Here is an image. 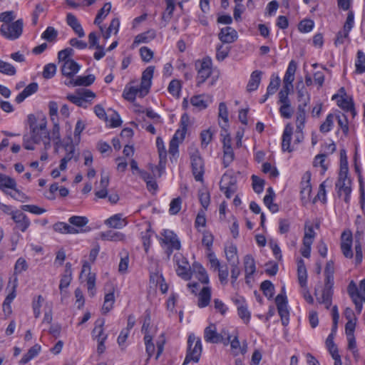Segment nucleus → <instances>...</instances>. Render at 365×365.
I'll return each mask as SVG.
<instances>
[{"instance_id":"f257e3e1","label":"nucleus","mask_w":365,"mask_h":365,"mask_svg":"<svg viewBox=\"0 0 365 365\" xmlns=\"http://www.w3.org/2000/svg\"><path fill=\"white\" fill-rule=\"evenodd\" d=\"M28 123L33 142L37 144L43 143L45 149H48L51 147V138L46 129L47 122L46 118H43L38 122L34 114H29L28 115Z\"/></svg>"},{"instance_id":"f03ea898","label":"nucleus","mask_w":365,"mask_h":365,"mask_svg":"<svg viewBox=\"0 0 365 365\" xmlns=\"http://www.w3.org/2000/svg\"><path fill=\"white\" fill-rule=\"evenodd\" d=\"M202 353V344L200 338H197L193 334H190L187 339V350L182 365H187L191 361L197 363L199 361Z\"/></svg>"},{"instance_id":"7ed1b4c3","label":"nucleus","mask_w":365,"mask_h":365,"mask_svg":"<svg viewBox=\"0 0 365 365\" xmlns=\"http://www.w3.org/2000/svg\"><path fill=\"white\" fill-rule=\"evenodd\" d=\"M192 172L196 181L202 182L205 173L204 161L199 150L195 148H189Z\"/></svg>"},{"instance_id":"20e7f679","label":"nucleus","mask_w":365,"mask_h":365,"mask_svg":"<svg viewBox=\"0 0 365 365\" xmlns=\"http://www.w3.org/2000/svg\"><path fill=\"white\" fill-rule=\"evenodd\" d=\"M23 27V20L20 19L11 24H3L0 27V34L5 38L14 41L21 36Z\"/></svg>"},{"instance_id":"39448f33","label":"nucleus","mask_w":365,"mask_h":365,"mask_svg":"<svg viewBox=\"0 0 365 365\" xmlns=\"http://www.w3.org/2000/svg\"><path fill=\"white\" fill-rule=\"evenodd\" d=\"M96 97V94L89 89H78L75 94H69L66 98L79 107L87 108L88 104Z\"/></svg>"},{"instance_id":"423d86ee","label":"nucleus","mask_w":365,"mask_h":365,"mask_svg":"<svg viewBox=\"0 0 365 365\" xmlns=\"http://www.w3.org/2000/svg\"><path fill=\"white\" fill-rule=\"evenodd\" d=\"M189 121V117L187 114L184 113L181 116L180 126L181 129L176 131L169 144V153L172 155H175L178 152L179 140L178 135L180 136L181 140H183L187 131V127Z\"/></svg>"},{"instance_id":"0eeeda50","label":"nucleus","mask_w":365,"mask_h":365,"mask_svg":"<svg viewBox=\"0 0 365 365\" xmlns=\"http://www.w3.org/2000/svg\"><path fill=\"white\" fill-rule=\"evenodd\" d=\"M220 189L227 198H230L237 190L236 177L228 173H225L220 182Z\"/></svg>"},{"instance_id":"6e6552de","label":"nucleus","mask_w":365,"mask_h":365,"mask_svg":"<svg viewBox=\"0 0 365 365\" xmlns=\"http://www.w3.org/2000/svg\"><path fill=\"white\" fill-rule=\"evenodd\" d=\"M161 235L163 236V243L168 246L165 253L170 257L174 250H179L180 249V241L177 235L172 230H165Z\"/></svg>"},{"instance_id":"1a4fd4ad","label":"nucleus","mask_w":365,"mask_h":365,"mask_svg":"<svg viewBox=\"0 0 365 365\" xmlns=\"http://www.w3.org/2000/svg\"><path fill=\"white\" fill-rule=\"evenodd\" d=\"M211 61L210 59H203L202 61L195 63V68L197 70V86H200L211 75Z\"/></svg>"},{"instance_id":"9d476101","label":"nucleus","mask_w":365,"mask_h":365,"mask_svg":"<svg viewBox=\"0 0 365 365\" xmlns=\"http://www.w3.org/2000/svg\"><path fill=\"white\" fill-rule=\"evenodd\" d=\"M155 67L153 66H148L142 73L141 83L140 85V96L142 97L148 94L149 88L151 86V81L153 77Z\"/></svg>"},{"instance_id":"9b49d317","label":"nucleus","mask_w":365,"mask_h":365,"mask_svg":"<svg viewBox=\"0 0 365 365\" xmlns=\"http://www.w3.org/2000/svg\"><path fill=\"white\" fill-rule=\"evenodd\" d=\"M341 249L343 255L346 258H351L353 252L351 250L352 234L350 231H344L341 236Z\"/></svg>"},{"instance_id":"f8f14e48","label":"nucleus","mask_w":365,"mask_h":365,"mask_svg":"<svg viewBox=\"0 0 365 365\" xmlns=\"http://www.w3.org/2000/svg\"><path fill=\"white\" fill-rule=\"evenodd\" d=\"M309 101V96L304 99L303 103L299 104L297 107V131L299 133H302L303 128H304L305 120H306V113L305 108L308 104Z\"/></svg>"},{"instance_id":"ddd939ff","label":"nucleus","mask_w":365,"mask_h":365,"mask_svg":"<svg viewBox=\"0 0 365 365\" xmlns=\"http://www.w3.org/2000/svg\"><path fill=\"white\" fill-rule=\"evenodd\" d=\"M104 322L102 321L98 326H96L93 330V334H95V338L97 339L98 344L97 347V351L98 354H102L106 349L105 341L107 339V334H103V326Z\"/></svg>"},{"instance_id":"4468645a","label":"nucleus","mask_w":365,"mask_h":365,"mask_svg":"<svg viewBox=\"0 0 365 365\" xmlns=\"http://www.w3.org/2000/svg\"><path fill=\"white\" fill-rule=\"evenodd\" d=\"M12 220L16 222L17 227L25 232L30 225V221L25 214L20 210L11 212Z\"/></svg>"},{"instance_id":"2eb2a0df","label":"nucleus","mask_w":365,"mask_h":365,"mask_svg":"<svg viewBox=\"0 0 365 365\" xmlns=\"http://www.w3.org/2000/svg\"><path fill=\"white\" fill-rule=\"evenodd\" d=\"M204 338L207 342L217 344L222 340L221 334L216 331L215 324H210L204 331Z\"/></svg>"},{"instance_id":"dca6fc26","label":"nucleus","mask_w":365,"mask_h":365,"mask_svg":"<svg viewBox=\"0 0 365 365\" xmlns=\"http://www.w3.org/2000/svg\"><path fill=\"white\" fill-rule=\"evenodd\" d=\"M237 38V31L232 27L222 28L219 34V38L222 43H230Z\"/></svg>"},{"instance_id":"f3484780","label":"nucleus","mask_w":365,"mask_h":365,"mask_svg":"<svg viewBox=\"0 0 365 365\" xmlns=\"http://www.w3.org/2000/svg\"><path fill=\"white\" fill-rule=\"evenodd\" d=\"M80 69V66L73 60L68 59L66 61L62 67L61 72L63 76L73 77Z\"/></svg>"},{"instance_id":"a211bd4d","label":"nucleus","mask_w":365,"mask_h":365,"mask_svg":"<svg viewBox=\"0 0 365 365\" xmlns=\"http://www.w3.org/2000/svg\"><path fill=\"white\" fill-rule=\"evenodd\" d=\"M336 187L338 189V194H351V180L347 178V175L343 176L339 175L336 182Z\"/></svg>"},{"instance_id":"6ab92c4d","label":"nucleus","mask_w":365,"mask_h":365,"mask_svg":"<svg viewBox=\"0 0 365 365\" xmlns=\"http://www.w3.org/2000/svg\"><path fill=\"white\" fill-rule=\"evenodd\" d=\"M38 86L37 83H31L29 84L22 92H21L16 97V102L17 103H22L27 97L31 96L32 94L35 93L38 91Z\"/></svg>"},{"instance_id":"aec40b11","label":"nucleus","mask_w":365,"mask_h":365,"mask_svg":"<svg viewBox=\"0 0 365 365\" xmlns=\"http://www.w3.org/2000/svg\"><path fill=\"white\" fill-rule=\"evenodd\" d=\"M297 277L301 287L305 288L307 280V272L302 259H299L297 262Z\"/></svg>"},{"instance_id":"412c9836","label":"nucleus","mask_w":365,"mask_h":365,"mask_svg":"<svg viewBox=\"0 0 365 365\" xmlns=\"http://www.w3.org/2000/svg\"><path fill=\"white\" fill-rule=\"evenodd\" d=\"M292 132V127L290 124H287L284 128L282 135V149L283 151L292 152V150L290 148Z\"/></svg>"},{"instance_id":"4be33fe9","label":"nucleus","mask_w":365,"mask_h":365,"mask_svg":"<svg viewBox=\"0 0 365 365\" xmlns=\"http://www.w3.org/2000/svg\"><path fill=\"white\" fill-rule=\"evenodd\" d=\"M192 272L202 284L209 283L208 274L205 269L200 263L195 262L192 264Z\"/></svg>"},{"instance_id":"5701e85b","label":"nucleus","mask_w":365,"mask_h":365,"mask_svg":"<svg viewBox=\"0 0 365 365\" xmlns=\"http://www.w3.org/2000/svg\"><path fill=\"white\" fill-rule=\"evenodd\" d=\"M95 81V76L92 74H89L85 76H78L75 80L71 79L69 82L66 83V85H72L73 86H89Z\"/></svg>"},{"instance_id":"b1692460","label":"nucleus","mask_w":365,"mask_h":365,"mask_svg":"<svg viewBox=\"0 0 365 365\" xmlns=\"http://www.w3.org/2000/svg\"><path fill=\"white\" fill-rule=\"evenodd\" d=\"M262 71H254L250 76V78L247 85V91L252 92L257 89L261 81Z\"/></svg>"},{"instance_id":"393cba45","label":"nucleus","mask_w":365,"mask_h":365,"mask_svg":"<svg viewBox=\"0 0 365 365\" xmlns=\"http://www.w3.org/2000/svg\"><path fill=\"white\" fill-rule=\"evenodd\" d=\"M67 24L73 29V31L78 34L79 37H83L85 33L82 29V26L78 21L76 17L72 14H68L66 16Z\"/></svg>"},{"instance_id":"a878e982","label":"nucleus","mask_w":365,"mask_h":365,"mask_svg":"<svg viewBox=\"0 0 365 365\" xmlns=\"http://www.w3.org/2000/svg\"><path fill=\"white\" fill-rule=\"evenodd\" d=\"M244 267L246 273V279H247L250 275H252L255 272V262L252 255H247L244 257Z\"/></svg>"},{"instance_id":"bb28decb","label":"nucleus","mask_w":365,"mask_h":365,"mask_svg":"<svg viewBox=\"0 0 365 365\" xmlns=\"http://www.w3.org/2000/svg\"><path fill=\"white\" fill-rule=\"evenodd\" d=\"M156 36L154 30H148L144 33L137 35L134 39L133 44L147 43L151 40L154 39Z\"/></svg>"},{"instance_id":"cd10ccee","label":"nucleus","mask_w":365,"mask_h":365,"mask_svg":"<svg viewBox=\"0 0 365 365\" xmlns=\"http://www.w3.org/2000/svg\"><path fill=\"white\" fill-rule=\"evenodd\" d=\"M267 194L264 197V203L267 206L270 211L276 212L278 211L279 207L277 204L272 203L275 196L273 189L270 187L267 190Z\"/></svg>"},{"instance_id":"c85d7f7f","label":"nucleus","mask_w":365,"mask_h":365,"mask_svg":"<svg viewBox=\"0 0 365 365\" xmlns=\"http://www.w3.org/2000/svg\"><path fill=\"white\" fill-rule=\"evenodd\" d=\"M211 290L209 287H204L199 294L198 306L200 307H207L210 301Z\"/></svg>"},{"instance_id":"c756f323","label":"nucleus","mask_w":365,"mask_h":365,"mask_svg":"<svg viewBox=\"0 0 365 365\" xmlns=\"http://www.w3.org/2000/svg\"><path fill=\"white\" fill-rule=\"evenodd\" d=\"M41 351V346L35 344L31 347L26 354H25L21 359L19 361L20 364H26L33 358L36 356Z\"/></svg>"},{"instance_id":"7c9ffc66","label":"nucleus","mask_w":365,"mask_h":365,"mask_svg":"<svg viewBox=\"0 0 365 365\" xmlns=\"http://www.w3.org/2000/svg\"><path fill=\"white\" fill-rule=\"evenodd\" d=\"M166 3V8L165 12L163 14L162 19L168 23L173 17V11L175 8V2L177 0H165Z\"/></svg>"},{"instance_id":"2f4dec72","label":"nucleus","mask_w":365,"mask_h":365,"mask_svg":"<svg viewBox=\"0 0 365 365\" xmlns=\"http://www.w3.org/2000/svg\"><path fill=\"white\" fill-rule=\"evenodd\" d=\"M178 274L185 280L191 278L190 267L187 262H182V264H178L177 269Z\"/></svg>"},{"instance_id":"473e14b6","label":"nucleus","mask_w":365,"mask_h":365,"mask_svg":"<svg viewBox=\"0 0 365 365\" xmlns=\"http://www.w3.org/2000/svg\"><path fill=\"white\" fill-rule=\"evenodd\" d=\"M337 105L343 110L346 111H350L353 113V115L355 114L352 98H344L341 96L340 99L337 101Z\"/></svg>"},{"instance_id":"72a5a7b5","label":"nucleus","mask_w":365,"mask_h":365,"mask_svg":"<svg viewBox=\"0 0 365 365\" xmlns=\"http://www.w3.org/2000/svg\"><path fill=\"white\" fill-rule=\"evenodd\" d=\"M115 302L114 292H110L105 295L104 303L102 307L103 314L108 313L113 308V304Z\"/></svg>"},{"instance_id":"f704fd0d","label":"nucleus","mask_w":365,"mask_h":365,"mask_svg":"<svg viewBox=\"0 0 365 365\" xmlns=\"http://www.w3.org/2000/svg\"><path fill=\"white\" fill-rule=\"evenodd\" d=\"M58 36V31L52 26H48L41 34V38L48 42L56 41Z\"/></svg>"},{"instance_id":"c9c22d12","label":"nucleus","mask_w":365,"mask_h":365,"mask_svg":"<svg viewBox=\"0 0 365 365\" xmlns=\"http://www.w3.org/2000/svg\"><path fill=\"white\" fill-rule=\"evenodd\" d=\"M65 150L67 153L66 155L63 158V159L66 160L68 162H69L72 159H74L75 161L78 160L79 154H76L75 147L71 142L65 145Z\"/></svg>"},{"instance_id":"e433bc0d","label":"nucleus","mask_w":365,"mask_h":365,"mask_svg":"<svg viewBox=\"0 0 365 365\" xmlns=\"http://www.w3.org/2000/svg\"><path fill=\"white\" fill-rule=\"evenodd\" d=\"M16 187V182L14 179L5 175L2 173H0V188L3 189L4 187L15 189Z\"/></svg>"},{"instance_id":"4c0bfd02","label":"nucleus","mask_w":365,"mask_h":365,"mask_svg":"<svg viewBox=\"0 0 365 365\" xmlns=\"http://www.w3.org/2000/svg\"><path fill=\"white\" fill-rule=\"evenodd\" d=\"M106 225L110 227L120 229L124 225L123 221L121 220L120 215H115L107 219L105 222Z\"/></svg>"},{"instance_id":"58836bf2","label":"nucleus","mask_w":365,"mask_h":365,"mask_svg":"<svg viewBox=\"0 0 365 365\" xmlns=\"http://www.w3.org/2000/svg\"><path fill=\"white\" fill-rule=\"evenodd\" d=\"M101 237L104 240H121L123 238V235L120 232H113L108 230L101 233Z\"/></svg>"},{"instance_id":"ea45409f","label":"nucleus","mask_w":365,"mask_h":365,"mask_svg":"<svg viewBox=\"0 0 365 365\" xmlns=\"http://www.w3.org/2000/svg\"><path fill=\"white\" fill-rule=\"evenodd\" d=\"M355 66L356 73H363L365 72V54L361 51L357 52V60Z\"/></svg>"},{"instance_id":"a19ab883","label":"nucleus","mask_w":365,"mask_h":365,"mask_svg":"<svg viewBox=\"0 0 365 365\" xmlns=\"http://www.w3.org/2000/svg\"><path fill=\"white\" fill-rule=\"evenodd\" d=\"M260 289L263 292V294L268 298L270 299L274 295V287L273 284L269 281L265 280L262 282Z\"/></svg>"},{"instance_id":"79ce46f5","label":"nucleus","mask_w":365,"mask_h":365,"mask_svg":"<svg viewBox=\"0 0 365 365\" xmlns=\"http://www.w3.org/2000/svg\"><path fill=\"white\" fill-rule=\"evenodd\" d=\"M340 158V171L339 175L343 176L344 175H348V162L346 151L344 150H341Z\"/></svg>"},{"instance_id":"37998d69","label":"nucleus","mask_w":365,"mask_h":365,"mask_svg":"<svg viewBox=\"0 0 365 365\" xmlns=\"http://www.w3.org/2000/svg\"><path fill=\"white\" fill-rule=\"evenodd\" d=\"M140 91L141 88L140 87H130L128 91L123 92V96L125 99L128 100V101L133 102L137 95L142 97L140 96Z\"/></svg>"},{"instance_id":"c03bdc74","label":"nucleus","mask_w":365,"mask_h":365,"mask_svg":"<svg viewBox=\"0 0 365 365\" xmlns=\"http://www.w3.org/2000/svg\"><path fill=\"white\" fill-rule=\"evenodd\" d=\"M235 159V153L232 148L229 147L223 150L222 163L225 168L228 167Z\"/></svg>"},{"instance_id":"a18cd8bd","label":"nucleus","mask_w":365,"mask_h":365,"mask_svg":"<svg viewBox=\"0 0 365 365\" xmlns=\"http://www.w3.org/2000/svg\"><path fill=\"white\" fill-rule=\"evenodd\" d=\"M0 72L6 75L14 76L16 74V70L11 63L0 59Z\"/></svg>"},{"instance_id":"49530a36","label":"nucleus","mask_w":365,"mask_h":365,"mask_svg":"<svg viewBox=\"0 0 365 365\" xmlns=\"http://www.w3.org/2000/svg\"><path fill=\"white\" fill-rule=\"evenodd\" d=\"M279 85L280 78H279V76H274V75H272L270 79V82L267 88V92L268 93V94H274L277 91Z\"/></svg>"},{"instance_id":"de8ad7c7","label":"nucleus","mask_w":365,"mask_h":365,"mask_svg":"<svg viewBox=\"0 0 365 365\" xmlns=\"http://www.w3.org/2000/svg\"><path fill=\"white\" fill-rule=\"evenodd\" d=\"M199 200L201 205L203 207V210H207L210 202V192L206 190H202L199 191Z\"/></svg>"},{"instance_id":"09e8293b","label":"nucleus","mask_w":365,"mask_h":365,"mask_svg":"<svg viewBox=\"0 0 365 365\" xmlns=\"http://www.w3.org/2000/svg\"><path fill=\"white\" fill-rule=\"evenodd\" d=\"M354 25V13L349 11L348 13L346 22L344 25V38H348L349 33L351 31Z\"/></svg>"},{"instance_id":"8fccbe9b","label":"nucleus","mask_w":365,"mask_h":365,"mask_svg":"<svg viewBox=\"0 0 365 365\" xmlns=\"http://www.w3.org/2000/svg\"><path fill=\"white\" fill-rule=\"evenodd\" d=\"M225 255L227 260L232 264V262H237L238 257L237 255V247L235 245H230L225 249Z\"/></svg>"},{"instance_id":"3c124183","label":"nucleus","mask_w":365,"mask_h":365,"mask_svg":"<svg viewBox=\"0 0 365 365\" xmlns=\"http://www.w3.org/2000/svg\"><path fill=\"white\" fill-rule=\"evenodd\" d=\"M282 117L286 119L291 118L293 113V110L291 108V102L287 103H281V106L279 109Z\"/></svg>"},{"instance_id":"603ef678","label":"nucleus","mask_w":365,"mask_h":365,"mask_svg":"<svg viewBox=\"0 0 365 365\" xmlns=\"http://www.w3.org/2000/svg\"><path fill=\"white\" fill-rule=\"evenodd\" d=\"M68 222L74 226L82 227L88 222V220L86 217L72 216L68 219Z\"/></svg>"},{"instance_id":"864d4df0","label":"nucleus","mask_w":365,"mask_h":365,"mask_svg":"<svg viewBox=\"0 0 365 365\" xmlns=\"http://www.w3.org/2000/svg\"><path fill=\"white\" fill-rule=\"evenodd\" d=\"M252 187L255 192L257 193L262 192L264 188V180L255 175L252 176Z\"/></svg>"},{"instance_id":"5fc2aeb1","label":"nucleus","mask_w":365,"mask_h":365,"mask_svg":"<svg viewBox=\"0 0 365 365\" xmlns=\"http://www.w3.org/2000/svg\"><path fill=\"white\" fill-rule=\"evenodd\" d=\"M182 199L178 197L172 200L170 204L169 212L171 215L178 214L181 209Z\"/></svg>"},{"instance_id":"6e6d98bb","label":"nucleus","mask_w":365,"mask_h":365,"mask_svg":"<svg viewBox=\"0 0 365 365\" xmlns=\"http://www.w3.org/2000/svg\"><path fill=\"white\" fill-rule=\"evenodd\" d=\"M213 133L210 128L202 130L200 133L202 146L206 147L212 140Z\"/></svg>"},{"instance_id":"4d7b16f0","label":"nucleus","mask_w":365,"mask_h":365,"mask_svg":"<svg viewBox=\"0 0 365 365\" xmlns=\"http://www.w3.org/2000/svg\"><path fill=\"white\" fill-rule=\"evenodd\" d=\"M239 317L244 321L245 324H248L250 319V312L248 311L245 305H240L237 307Z\"/></svg>"},{"instance_id":"13d9d810","label":"nucleus","mask_w":365,"mask_h":365,"mask_svg":"<svg viewBox=\"0 0 365 365\" xmlns=\"http://www.w3.org/2000/svg\"><path fill=\"white\" fill-rule=\"evenodd\" d=\"M333 334H330L326 339V346L331 356L338 354V349L334 342Z\"/></svg>"},{"instance_id":"bf43d9fd","label":"nucleus","mask_w":365,"mask_h":365,"mask_svg":"<svg viewBox=\"0 0 365 365\" xmlns=\"http://www.w3.org/2000/svg\"><path fill=\"white\" fill-rule=\"evenodd\" d=\"M180 83L178 80H173L169 83L168 90L170 94L173 96H179L180 91Z\"/></svg>"},{"instance_id":"052dcab7","label":"nucleus","mask_w":365,"mask_h":365,"mask_svg":"<svg viewBox=\"0 0 365 365\" xmlns=\"http://www.w3.org/2000/svg\"><path fill=\"white\" fill-rule=\"evenodd\" d=\"M314 21L311 19H304L299 24V30L302 32L307 33L312 30Z\"/></svg>"},{"instance_id":"680f3d73","label":"nucleus","mask_w":365,"mask_h":365,"mask_svg":"<svg viewBox=\"0 0 365 365\" xmlns=\"http://www.w3.org/2000/svg\"><path fill=\"white\" fill-rule=\"evenodd\" d=\"M28 269V264L25 259L20 257L16 262L14 266V274H21Z\"/></svg>"},{"instance_id":"e2e57ef3","label":"nucleus","mask_w":365,"mask_h":365,"mask_svg":"<svg viewBox=\"0 0 365 365\" xmlns=\"http://www.w3.org/2000/svg\"><path fill=\"white\" fill-rule=\"evenodd\" d=\"M96 277L94 274L89 273L87 278L88 292L91 297H93L96 294Z\"/></svg>"},{"instance_id":"0e129e2a","label":"nucleus","mask_w":365,"mask_h":365,"mask_svg":"<svg viewBox=\"0 0 365 365\" xmlns=\"http://www.w3.org/2000/svg\"><path fill=\"white\" fill-rule=\"evenodd\" d=\"M56 66L53 63L46 65L43 71V76L46 79L51 78L56 73Z\"/></svg>"},{"instance_id":"69168bd1","label":"nucleus","mask_w":365,"mask_h":365,"mask_svg":"<svg viewBox=\"0 0 365 365\" xmlns=\"http://www.w3.org/2000/svg\"><path fill=\"white\" fill-rule=\"evenodd\" d=\"M21 208L24 211L29 212L36 215H41L46 212L44 208L39 207L38 206L34 205H22Z\"/></svg>"},{"instance_id":"338daca9","label":"nucleus","mask_w":365,"mask_h":365,"mask_svg":"<svg viewBox=\"0 0 365 365\" xmlns=\"http://www.w3.org/2000/svg\"><path fill=\"white\" fill-rule=\"evenodd\" d=\"M347 292L351 299L361 297L356 284L353 280H351L349 284Z\"/></svg>"},{"instance_id":"774afa93","label":"nucleus","mask_w":365,"mask_h":365,"mask_svg":"<svg viewBox=\"0 0 365 365\" xmlns=\"http://www.w3.org/2000/svg\"><path fill=\"white\" fill-rule=\"evenodd\" d=\"M333 119H334L333 114H329L327 116L325 121L320 125V128H319L320 131L322 133L329 132L333 125V123H334Z\"/></svg>"}]
</instances>
